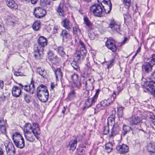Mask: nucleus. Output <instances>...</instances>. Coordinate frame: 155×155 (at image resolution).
<instances>
[{
	"mask_svg": "<svg viewBox=\"0 0 155 155\" xmlns=\"http://www.w3.org/2000/svg\"><path fill=\"white\" fill-rule=\"evenodd\" d=\"M35 128H33L32 131L24 134L25 137L28 141L30 142H33L35 137L38 139L40 137V129L38 125L35 124Z\"/></svg>",
	"mask_w": 155,
	"mask_h": 155,
	"instance_id": "f257e3e1",
	"label": "nucleus"
},
{
	"mask_svg": "<svg viewBox=\"0 0 155 155\" xmlns=\"http://www.w3.org/2000/svg\"><path fill=\"white\" fill-rule=\"evenodd\" d=\"M12 139L15 145L18 147L22 149L25 147L23 137L19 133H15L12 136Z\"/></svg>",
	"mask_w": 155,
	"mask_h": 155,
	"instance_id": "f03ea898",
	"label": "nucleus"
},
{
	"mask_svg": "<svg viewBox=\"0 0 155 155\" xmlns=\"http://www.w3.org/2000/svg\"><path fill=\"white\" fill-rule=\"evenodd\" d=\"M38 46L35 47L34 50H38L41 52L44 51V48L47 46L48 41L47 39L43 36H40L37 41Z\"/></svg>",
	"mask_w": 155,
	"mask_h": 155,
	"instance_id": "7ed1b4c3",
	"label": "nucleus"
},
{
	"mask_svg": "<svg viewBox=\"0 0 155 155\" xmlns=\"http://www.w3.org/2000/svg\"><path fill=\"white\" fill-rule=\"evenodd\" d=\"M90 11L94 16L99 17L102 16L103 12L102 6L100 4L92 5L90 8Z\"/></svg>",
	"mask_w": 155,
	"mask_h": 155,
	"instance_id": "20e7f679",
	"label": "nucleus"
},
{
	"mask_svg": "<svg viewBox=\"0 0 155 155\" xmlns=\"http://www.w3.org/2000/svg\"><path fill=\"white\" fill-rule=\"evenodd\" d=\"M104 8V12L108 13L112 8V4L110 0H97Z\"/></svg>",
	"mask_w": 155,
	"mask_h": 155,
	"instance_id": "39448f33",
	"label": "nucleus"
},
{
	"mask_svg": "<svg viewBox=\"0 0 155 155\" xmlns=\"http://www.w3.org/2000/svg\"><path fill=\"white\" fill-rule=\"evenodd\" d=\"M99 90H96V93L93 97L91 98H89L87 99L84 104V108H88L96 102L99 94Z\"/></svg>",
	"mask_w": 155,
	"mask_h": 155,
	"instance_id": "423d86ee",
	"label": "nucleus"
},
{
	"mask_svg": "<svg viewBox=\"0 0 155 155\" xmlns=\"http://www.w3.org/2000/svg\"><path fill=\"white\" fill-rule=\"evenodd\" d=\"M144 91L150 92L153 94L155 92V82L151 81L143 86Z\"/></svg>",
	"mask_w": 155,
	"mask_h": 155,
	"instance_id": "0eeeda50",
	"label": "nucleus"
},
{
	"mask_svg": "<svg viewBox=\"0 0 155 155\" xmlns=\"http://www.w3.org/2000/svg\"><path fill=\"white\" fill-rule=\"evenodd\" d=\"M34 15L35 17L40 18L45 16L46 14V11L41 7L35 8Z\"/></svg>",
	"mask_w": 155,
	"mask_h": 155,
	"instance_id": "6e6552de",
	"label": "nucleus"
},
{
	"mask_svg": "<svg viewBox=\"0 0 155 155\" xmlns=\"http://www.w3.org/2000/svg\"><path fill=\"white\" fill-rule=\"evenodd\" d=\"M5 149L7 155H14L15 150L14 145L11 143L9 142L7 144H5Z\"/></svg>",
	"mask_w": 155,
	"mask_h": 155,
	"instance_id": "1a4fd4ad",
	"label": "nucleus"
},
{
	"mask_svg": "<svg viewBox=\"0 0 155 155\" xmlns=\"http://www.w3.org/2000/svg\"><path fill=\"white\" fill-rule=\"evenodd\" d=\"M105 44L107 48L113 52H115L117 51V48L114 40L110 39H108Z\"/></svg>",
	"mask_w": 155,
	"mask_h": 155,
	"instance_id": "9d476101",
	"label": "nucleus"
},
{
	"mask_svg": "<svg viewBox=\"0 0 155 155\" xmlns=\"http://www.w3.org/2000/svg\"><path fill=\"white\" fill-rule=\"evenodd\" d=\"M108 23L109 27L111 28L113 31H115L118 32L120 31V26L117 24L113 19H111L109 20Z\"/></svg>",
	"mask_w": 155,
	"mask_h": 155,
	"instance_id": "9b49d317",
	"label": "nucleus"
},
{
	"mask_svg": "<svg viewBox=\"0 0 155 155\" xmlns=\"http://www.w3.org/2000/svg\"><path fill=\"white\" fill-rule=\"evenodd\" d=\"M116 148L117 150L121 154H124L127 153L129 151L128 146L124 144L118 146Z\"/></svg>",
	"mask_w": 155,
	"mask_h": 155,
	"instance_id": "f8f14e48",
	"label": "nucleus"
},
{
	"mask_svg": "<svg viewBox=\"0 0 155 155\" xmlns=\"http://www.w3.org/2000/svg\"><path fill=\"white\" fill-rule=\"evenodd\" d=\"M120 127L117 123H116L113 125L111 130V134L109 135L110 137H113L118 134L120 131Z\"/></svg>",
	"mask_w": 155,
	"mask_h": 155,
	"instance_id": "ddd939ff",
	"label": "nucleus"
},
{
	"mask_svg": "<svg viewBox=\"0 0 155 155\" xmlns=\"http://www.w3.org/2000/svg\"><path fill=\"white\" fill-rule=\"evenodd\" d=\"M80 49L79 51H77L81 55L82 58H84V57L87 53V51L86 49L84 43L83 42L80 41Z\"/></svg>",
	"mask_w": 155,
	"mask_h": 155,
	"instance_id": "4468645a",
	"label": "nucleus"
},
{
	"mask_svg": "<svg viewBox=\"0 0 155 155\" xmlns=\"http://www.w3.org/2000/svg\"><path fill=\"white\" fill-rule=\"evenodd\" d=\"M24 89L27 92H28L31 94L34 93L35 87L34 81L32 80L31 81V83L28 85H25L24 86Z\"/></svg>",
	"mask_w": 155,
	"mask_h": 155,
	"instance_id": "2eb2a0df",
	"label": "nucleus"
},
{
	"mask_svg": "<svg viewBox=\"0 0 155 155\" xmlns=\"http://www.w3.org/2000/svg\"><path fill=\"white\" fill-rule=\"evenodd\" d=\"M35 124H36L38 125V124L36 123H33V125L32 126L30 123H26L24 126V133H25L28 132L32 131V130H33V128L34 127H35Z\"/></svg>",
	"mask_w": 155,
	"mask_h": 155,
	"instance_id": "dca6fc26",
	"label": "nucleus"
},
{
	"mask_svg": "<svg viewBox=\"0 0 155 155\" xmlns=\"http://www.w3.org/2000/svg\"><path fill=\"white\" fill-rule=\"evenodd\" d=\"M112 114L107 119V124L108 126H112L115 123V117L116 112L115 111H113L112 112Z\"/></svg>",
	"mask_w": 155,
	"mask_h": 155,
	"instance_id": "f3484780",
	"label": "nucleus"
},
{
	"mask_svg": "<svg viewBox=\"0 0 155 155\" xmlns=\"http://www.w3.org/2000/svg\"><path fill=\"white\" fill-rule=\"evenodd\" d=\"M37 94L39 100L42 102H45L48 100L49 97L48 92L41 93Z\"/></svg>",
	"mask_w": 155,
	"mask_h": 155,
	"instance_id": "a211bd4d",
	"label": "nucleus"
},
{
	"mask_svg": "<svg viewBox=\"0 0 155 155\" xmlns=\"http://www.w3.org/2000/svg\"><path fill=\"white\" fill-rule=\"evenodd\" d=\"M21 91L20 88L17 86H14L12 88V95L16 97H19Z\"/></svg>",
	"mask_w": 155,
	"mask_h": 155,
	"instance_id": "6ab92c4d",
	"label": "nucleus"
},
{
	"mask_svg": "<svg viewBox=\"0 0 155 155\" xmlns=\"http://www.w3.org/2000/svg\"><path fill=\"white\" fill-rule=\"evenodd\" d=\"M142 121L141 118L138 116L133 117L130 120V124L133 125H138L142 123Z\"/></svg>",
	"mask_w": 155,
	"mask_h": 155,
	"instance_id": "aec40b11",
	"label": "nucleus"
},
{
	"mask_svg": "<svg viewBox=\"0 0 155 155\" xmlns=\"http://www.w3.org/2000/svg\"><path fill=\"white\" fill-rule=\"evenodd\" d=\"M61 24L65 28L69 31L71 28V23L69 22V20L66 18L64 19L62 21Z\"/></svg>",
	"mask_w": 155,
	"mask_h": 155,
	"instance_id": "412c9836",
	"label": "nucleus"
},
{
	"mask_svg": "<svg viewBox=\"0 0 155 155\" xmlns=\"http://www.w3.org/2000/svg\"><path fill=\"white\" fill-rule=\"evenodd\" d=\"M153 66L146 63L143 64L142 66V69L143 72L148 73L152 69Z\"/></svg>",
	"mask_w": 155,
	"mask_h": 155,
	"instance_id": "4be33fe9",
	"label": "nucleus"
},
{
	"mask_svg": "<svg viewBox=\"0 0 155 155\" xmlns=\"http://www.w3.org/2000/svg\"><path fill=\"white\" fill-rule=\"evenodd\" d=\"M6 4L11 9H16L18 8V6L17 4L13 0H7Z\"/></svg>",
	"mask_w": 155,
	"mask_h": 155,
	"instance_id": "5701e85b",
	"label": "nucleus"
},
{
	"mask_svg": "<svg viewBox=\"0 0 155 155\" xmlns=\"http://www.w3.org/2000/svg\"><path fill=\"white\" fill-rule=\"evenodd\" d=\"M77 143V140L76 139L70 141L67 147H69V150H72V151H73L76 148Z\"/></svg>",
	"mask_w": 155,
	"mask_h": 155,
	"instance_id": "b1692460",
	"label": "nucleus"
},
{
	"mask_svg": "<svg viewBox=\"0 0 155 155\" xmlns=\"http://www.w3.org/2000/svg\"><path fill=\"white\" fill-rule=\"evenodd\" d=\"M44 92H48V91L46 87L43 84H42L40 85L37 88V94H39V93L41 94V93H43Z\"/></svg>",
	"mask_w": 155,
	"mask_h": 155,
	"instance_id": "393cba45",
	"label": "nucleus"
},
{
	"mask_svg": "<svg viewBox=\"0 0 155 155\" xmlns=\"http://www.w3.org/2000/svg\"><path fill=\"white\" fill-rule=\"evenodd\" d=\"M147 63L153 66L155 65V54L151 55L147 58Z\"/></svg>",
	"mask_w": 155,
	"mask_h": 155,
	"instance_id": "a878e982",
	"label": "nucleus"
},
{
	"mask_svg": "<svg viewBox=\"0 0 155 155\" xmlns=\"http://www.w3.org/2000/svg\"><path fill=\"white\" fill-rule=\"evenodd\" d=\"M131 130V128L130 127L125 124H124L123 125L122 133L124 136L129 132L130 130Z\"/></svg>",
	"mask_w": 155,
	"mask_h": 155,
	"instance_id": "bb28decb",
	"label": "nucleus"
},
{
	"mask_svg": "<svg viewBox=\"0 0 155 155\" xmlns=\"http://www.w3.org/2000/svg\"><path fill=\"white\" fill-rule=\"evenodd\" d=\"M63 5L61 3L60 4L57 8V11L59 15L63 17L64 15V11L63 9Z\"/></svg>",
	"mask_w": 155,
	"mask_h": 155,
	"instance_id": "cd10ccee",
	"label": "nucleus"
},
{
	"mask_svg": "<svg viewBox=\"0 0 155 155\" xmlns=\"http://www.w3.org/2000/svg\"><path fill=\"white\" fill-rule=\"evenodd\" d=\"M71 79L72 82L77 86L78 85V77L77 74H74L71 76Z\"/></svg>",
	"mask_w": 155,
	"mask_h": 155,
	"instance_id": "c85d7f7f",
	"label": "nucleus"
},
{
	"mask_svg": "<svg viewBox=\"0 0 155 155\" xmlns=\"http://www.w3.org/2000/svg\"><path fill=\"white\" fill-rule=\"evenodd\" d=\"M74 61L79 62L81 60H82L84 58H82L81 57V55L77 51L73 55Z\"/></svg>",
	"mask_w": 155,
	"mask_h": 155,
	"instance_id": "c756f323",
	"label": "nucleus"
},
{
	"mask_svg": "<svg viewBox=\"0 0 155 155\" xmlns=\"http://www.w3.org/2000/svg\"><path fill=\"white\" fill-rule=\"evenodd\" d=\"M112 102V101L110 98H109L107 100H104L101 102L104 108L105 107L109 106Z\"/></svg>",
	"mask_w": 155,
	"mask_h": 155,
	"instance_id": "7c9ffc66",
	"label": "nucleus"
},
{
	"mask_svg": "<svg viewBox=\"0 0 155 155\" xmlns=\"http://www.w3.org/2000/svg\"><path fill=\"white\" fill-rule=\"evenodd\" d=\"M37 72L43 77H45L46 75V71L45 70L42 69L41 68H37Z\"/></svg>",
	"mask_w": 155,
	"mask_h": 155,
	"instance_id": "2f4dec72",
	"label": "nucleus"
},
{
	"mask_svg": "<svg viewBox=\"0 0 155 155\" xmlns=\"http://www.w3.org/2000/svg\"><path fill=\"white\" fill-rule=\"evenodd\" d=\"M84 23L86 25V26L90 28L92 27V23L90 21L88 18L84 16Z\"/></svg>",
	"mask_w": 155,
	"mask_h": 155,
	"instance_id": "473e14b6",
	"label": "nucleus"
},
{
	"mask_svg": "<svg viewBox=\"0 0 155 155\" xmlns=\"http://www.w3.org/2000/svg\"><path fill=\"white\" fill-rule=\"evenodd\" d=\"M60 35L62 38L63 39L68 38L70 36L68 31L65 29L62 30Z\"/></svg>",
	"mask_w": 155,
	"mask_h": 155,
	"instance_id": "72a5a7b5",
	"label": "nucleus"
},
{
	"mask_svg": "<svg viewBox=\"0 0 155 155\" xmlns=\"http://www.w3.org/2000/svg\"><path fill=\"white\" fill-rule=\"evenodd\" d=\"M40 25V22L39 21H36L33 23L32 28L34 30L37 31L39 29Z\"/></svg>",
	"mask_w": 155,
	"mask_h": 155,
	"instance_id": "f704fd0d",
	"label": "nucleus"
},
{
	"mask_svg": "<svg viewBox=\"0 0 155 155\" xmlns=\"http://www.w3.org/2000/svg\"><path fill=\"white\" fill-rule=\"evenodd\" d=\"M51 1L50 0H40V5L43 7L46 6L50 5Z\"/></svg>",
	"mask_w": 155,
	"mask_h": 155,
	"instance_id": "c9c22d12",
	"label": "nucleus"
},
{
	"mask_svg": "<svg viewBox=\"0 0 155 155\" xmlns=\"http://www.w3.org/2000/svg\"><path fill=\"white\" fill-rule=\"evenodd\" d=\"M54 71L57 79H58V77H62V74L60 68L57 69Z\"/></svg>",
	"mask_w": 155,
	"mask_h": 155,
	"instance_id": "e433bc0d",
	"label": "nucleus"
},
{
	"mask_svg": "<svg viewBox=\"0 0 155 155\" xmlns=\"http://www.w3.org/2000/svg\"><path fill=\"white\" fill-rule=\"evenodd\" d=\"M82 86L85 87L86 88L87 87V82L84 79H83V80H81L79 82V84H78V85L77 87L79 88Z\"/></svg>",
	"mask_w": 155,
	"mask_h": 155,
	"instance_id": "4c0bfd02",
	"label": "nucleus"
},
{
	"mask_svg": "<svg viewBox=\"0 0 155 155\" xmlns=\"http://www.w3.org/2000/svg\"><path fill=\"white\" fill-rule=\"evenodd\" d=\"M123 3L125 8L128 9L131 5V0H123Z\"/></svg>",
	"mask_w": 155,
	"mask_h": 155,
	"instance_id": "58836bf2",
	"label": "nucleus"
},
{
	"mask_svg": "<svg viewBox=\"0 0 155 155\" xmlns=\"http://www.w3.org/2000/svg\"><path fill=\"white\" fill-rule=\"evenodd\" d=\"M124 109V108L123 107H120L117 108V112L119 117H122L124 113L123 110Z\"/></svg>",
	"mask_w": 155,
	"mask_h": 155,
	"instance_id": "ea45409f",
	"label": "nucleus"
},
{
	"mask_svg": "<svg viewBox=\"0 0 155 155\" xmlns=\"http://www.w3.org/2000/svg\"><path fill=\"white\" fill-rule=\"evenodd\" d=\"M154 147L151 143L149 144L147 146L148 151L150 153H153L155 152Z\"/></svg>",
	"mask_w": 155,
	"mask_h": 155,
	"instance_id": "a19ab883",
	"label": "nucleus"
},
{
	"mask_svg": "<svg viewBox=\"0 0 155 155\" xmlns=\"http://www.w3.org/2000/svg\"><path fill=\"white\" fill-rule=\"evenodd\" d=\"M73 33L74 34L77 35L78 33H80L81 31L78 28V26L76 25L73 28Z\"/></svg>",
	"mask_w": 155,
	"mask_h": 155,
	"instance_id": "79ce46f5",
	"label": "nucleus"
},
{
	"mask_svg": "<svg viewBox=\"0 0 155 155\" xmlns=\"http://www.w3.org/2000/svg\"><path fill=\"white\" fill-rule=\"evenodd\" d=\"M62 47H59L58 49V53L61 56H63L65 55V53Z\"/></svg>",
	"mask_w": 155,
	"mask_h": 155,
	"instance_id": "37998d69",
	"label": "nucleus"
},
{
	"mask_svg": "<svg viewBox=\"0 0 155 155\" xmlns=\"http://www.w3.org/2000/svg\"><path fill=\"white\" fill-rule=\"evenodd\" d=\"M112 144L110 143H108L106 144L105 148L106 150H107L108 152H110L111 151L112 149Z\"/></svg>",
	"mask_w": 155,
	"mask_h": 155,
	"instance_id": "c03bdc74",
	"label": "nucleus"
},
{
	"mask_svg": "<svg viewBox=\"0 0 155 155\" xmlns=\"http://www.w3.org/2000/svg\"><path fill=\"white\" fill-rule=\"evenodd\" d=\"M149 118L153 124L155 126V116L152 113H150Z\"/></svg>",
	"mask_w": 155,
	"mask_h": 155,
	"instance_id": "a18cd8bd",
	"label": "nucleus"
},
{
	"mask_svg": "<svg viewBox=\"0 0 155 155\" xmlns=\"http://www.w3.org/2000/svg\"><path fill=\"white\" fill-rule=\"evenodd\" d=\"M24 98L27 103H29L30 102L31 97L29 95L27 94H24Z\"/></svg>",
	"mask_w": 155,
	"mask_h": 155,
	"instance_id": "49530a36",
	"label": "nucleus"
},
{
	"mask_svg": "<svg viewBox=\"0 0 155 155\" xmlns=\"http://www.w3.org/2000/svg\"><path fill=\"white\" fill-rule=\"evenodd\" d=\"M88 32V35L89 38L91 40L94 39L96 36L94 32L92 31H89Z\"/></svg>",
	"mask_w": 155,
	"mask_h": 155,
	"instance_id": "de8ad7c7",
	"label": "nucleus"
},
{
	"mask_svg": "<svg viewBox=\"0 0 155 155\" xmlns=\"http://www.w3.org/2000/svg\"><path fill=\"white\" fill-rule=\"evenodd\" d=\"M104 108V107L102 106V104L101 103H100V104H98L97 105L95 109V111H97V112H98L101 110H103Z\"/></svg>",
	"mask_w": 155,
	"mask_h": 155,
	"instance_id": "09e8293b",
	"label": "nucleus"
},
{
	"mask_svg": "<svg viewBox=\"0 0 155 155\" xmlns=\"http://www.w3.org/2000/svg\"><path fill=\"white\" fill-rule=\"evenodd\" d=\"M76 62L77 61H74L71 63V65L74 69L77 71L79 69V67Z\"/></svg>",
	"mask_w": 155,
	"mask_h": 155,
	"instance_id": "8fccbe9b",
	"label": "nucleus"
},
{
	"mask_svg": "<svg viewBox=\"0 0 155 155\" xmlns=\"http://www.w3.org/2000/svg\"><path fill=\"white\" fill-rule=\"evenodd\" d=\"M35 53L34 54L35 57L37 59H39L41 58V54L40 53V52H41L40 51H38V50H36L35 51ZM41 52H42L41 51Z\"/></svg>",
	"mask_w": 155,
	"mask_h": 155,
	"instance_id": "3c124183",
	"label": "nucleus"
},
{
	"mask_svg": "<svg viewBox=\"0 0 155 155\" xmlns=\"http://www.w3.org/2000/svg\"><path fill=\"white\" fill-rule=\"evenodd\" d=\"M109 126H104L103 129V134L105 135L107 134L109 132Z\"/></svg>",
	"mask_w": 155,
	"mask_h": 155,
	"instance_id": "603ef678",
	"label": "nucleus"
},
{
	"mask_svg": "<svg viewBox=\"0 0 155 155\" xmlns=\"http://www.w3.org/2000/svg\"><path fill=\"white\" fill-rule=\"evenodd\" d=\"M6 121L2 118L0 119V127L5 126Z\"/></svg>",
	"mask_w": 155,
	"mask_h": 155,
	"instance_id": "864d4df0",
	"label": "nucleus"
},
{
	"mask_svg": "<svg viewBox=\"0 0 155 155\" xmlns=\"http://www.w3.org/2000/svg\"><path fill=\"white\" fill-rule=\"evenodd\" d=\"M115 59L114 58L110 60L108 64H107V68H109L111 67Z\"/></svg>",
	"mask_w": 155,
	"mask_h": 155,
	"instance_id": "5fc2aeb1",
	"label": "nucleus"
},
{
	"mask_svg": "<svg viewBox=\"0 0 155 155\" xmlns=\"http://www.w3.org/2000/svg\"><path fill=\"white\" fill-rule=\"evenodd\" d=\"M48 58L50 60H52V57L53 55V53L51 51H49L48 53Z\"/></svg>",
	"mask_w": 155,
	"mask_h": 155,
	"instance_id": "6e6d98bb",
	"label": "nucleus"
},
{
	"mask_svg": "<svg viewBox=\"0 0 155 155\" xmlns=\"http://www.w3.org/2000/svg\"><path fill=\"white\" fill-rule=\"evenodd\" d=\"M14 75L16 76H23V74L20 72L15 71L14 72Z\"/></svg>",
	"mask_w": 155,
	"mask_h": 155,
	"instance_id": "4d7b16f0",
	"label": "nucleus"
},
{
	"mask_svg": "<svg viewBox=\"0 0 155 155\" xmlns=\"http://www.w3.org/2000/svg\"><path fill=\"white\" fill-rule=\"evenodd\" d=\"M1 131L2 133L5 134L6 133V128L5 126L0 127Z\"/></svg>",
	"mask_w": 155,
	"mask_h": 155,
	"instance_id": "13d9d810",
	"label": "nucleus"
},
{
	"mask_svg": "<svg viewBox=\"0 0 155 155\" xmlns=\"http://www.w3.org/2000/svg\"><path fill=\"white\" fill-rule=\"evenodd\" d=\"M75 95V92L73 90L71 91L68 94V97L69 98H71L73 97Z\"/></svg>",
	"mask_w": 155,
	"mask_h": 155,
	"instance_id": "bf43d9fd",
	"label": "nucleus"
},
{
	"mask_svg": "<svg viewBox=\"0 0 155 155\" xmlns=\"http://www.w3.org/2000/svg\"><path fill=\"white\" fill-rule=\"evenodd\" d=\"M94 82V80L92 78H89L88 79V80L87 81V83H91V85L92 86L91 88L92 89L91 90H93L94 88V86L93 85V83Z\"/></svg>",
	"mask_w": 155,
	"mask_h": 155,
	"instance_id": "052dcab7",
	"label": "nucleus"
},
{
	"mask_svg": "<svg viewBox=\"0 0 155 155\" xmlns=\"http://www.w3.org/2000/svg\"><path fill=\"white\" fill-rule=\"evenodd\" d=\"M90 93L91 94L92 93V91L91 90H90V91H88L87 90H86L85 91L84 93V95H87V97H89V94Z\"/></svg>",
	"mask_w": 155,
	"mask_h": 155,
	"instance_id": "680f3d73",
	"label": "nucleus"
},
{
	"mask_svg": "<svg viewBox=\"0 0 155 155\" xmlns=\"http://www.w3.org/2000/svg\"><path fill=\"white\" fill-rule=\"evenodd\" d=\"M119 92L118 91L117 92H114L112 96L113 97V99H115L116 97V95H117L119 94Z\"/></svg>",
	"mask_w": 155,
	"mask_h": 155,
	"instance_id": "e2e57ef3",
	"label": "nucleus"
},
{
	"mask_svg": "<svg viewBox=\"0 0 155 155\" xmlns=\"http://www.w3.org/2000/svg\"><path fill=\"white\" fill-rule=\"evenodd\" d=\"M86 65L88 68H90L92 67V64H91L90 62H88L87 64H86Z\"/></svg>",
	"mask_w": 155,
	"mask_h": 155,
	"instance_id": "0e129e2a",
	"label": "nucleus"
},
{
	"mask_svg": "<svg viewBox=\"0 0 155 155\" xmlns=\"http://www.w3.org/2000/svg\"><path fill=\"white\" fill-rule=\"evenodd\" d=\"M5 31V30L3 27H2L1 25H0V33L1 34L2 32Z\"/></svg>",
	"mask_w": 155,
	"mask_h": 155,
	"instance_id": "69168bd1",
	"label": "nucleus"
},
{
	"mask_svg": "<svg viewBox=\"0 0 155 155\" xmlns=\"http://www.w3.org/2000/svg\"><path fill=\"white\" fill-rule=\"evenodd\" d=\"M56 84L53 83H51V87L52 89L53 90L55 87Z\"/></svg>",
	"mask_w": 155,
	"mask_h": 155,
	"instance_id": "338daca9",
	"label": "nucleus"
},
{
	"mask_svg": "<svg viewBox=\"0 0 155 155\" xmlns=\"http://www.w3.org/2000/svg\"><path fill=\"white\" fill-rule=\"evenodd\" d=\"M4 86L3 81H0V87L2 89Z\"/></svg>",
	"mask_w": 155,
	"mask_h": 155,
	"instance_id": "774afa93",
	"label": "nucleus"
}]
</instances>
